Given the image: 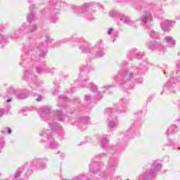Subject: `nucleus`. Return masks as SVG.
I'll return each instance as SVG.
<instances>
[{
  "label": "nucleus",
  "instance_id": "29",
  "mask_svg": "<svg viewBox=\"0 0 180 180\" xmlns=\"http://www.w3.org/2000/svg\"><path fill=\"white\" fill-rule=\"evenodd\" d=\"M149 35L151 39H160V33L154 31V30H150L149 31Z\"/></svg>",
  "mask_w": 180,
  "mask_h": 180
},
{
  "label": "nucleus",
  "instance_id": "59",
  "mask_svg": "<svg viewBox=\"0 0 180 180\" xmlns=\"http://www.w3.org/2000/svg\"><path fill=\"white\" fill-rule=\"evenodd\" d=\"M28 2H29V4H31L32 1H30V0H28Z\"/></svg>",
  "mask_w": 180,
  "mask_h": 180
},
{
  "label": "nucleus",
  "instance_id": "58",
  "mask_svg": "<svg viewBox=\"0 0 180 180\" xmlns=\"http://www.w3.org/2000/svg\"><path fill=\"white\" fill-rule=\"evenodd\" d=\"M98 176H100V178H103V176H102L101 174H98Z\"/></svg>",
  "mask_w": 180,
  "mask_h": 180
},
{
  "label": "nucleus",
  "instance_id": "24",
  "mask_svg": "<svg viewBox=\"0 0 180 180\" xmlns=\"http://www.w3.org/2000/svg\"><path fill=\"white\" fill-rule=\"evenodd\" d=\"M108 34L112 35L111 36V40L112 43H115V37H116V36H117V34H119V31L117 30H115L112 27H110L108 28V31H107Z\"/></svg>",
  "mask_w": 180,
  "mask_h": 180
},
{
  "label": "nucleus",
  "instance_id": "10",
  "mask_svg": "<svg viewBox=\"0 0 180 180\" xmlns=\"http://www.w3.org/2000/svg\"><path fill=\"white\" fill-rule=\"evenodd\" d=\"M178 72L170 73V80L166 82L163 86V92L165 94H176V83L180 82L179 77H176Z\"/></svg>",
  "mask_w": 180,
  "mask_h": 180
},
{
  "label": "nucleus",
  "instance_id": "2",
  "mask_svg": "<svg viewBox=\"0 0 180 180\" xmlns=\"http://www.w3.org/2000/svg\"><path fill=\"white\" fill-rule=\"evenodd\" d=\"M150 65H151V63H149L148 60H145L139 65H132L128 70L124 69L123 70L120 82L124 92H127L129 89H133L132 79H134L136 84H143V77L140 75H143Z\"/></svg>",
  "mask_w": 180,
  "mask_h": 180
},
{
  "label": "nucleus",
  "instance_id": "55",
  "mask_svg": "<svg viewBox=\"0 0 180 180\" xmlns=\"http://www.w3.org/2000/svg\"><path fill=\"white\" fill-rule=\"evenodd\" d=\"M127 64V62L124 61L122 63V65H126Z\"/></svg>",
  "mask_w": 180,
  "mask_h": 180
},
{
  "label": "nucleus",
  "instance_id": "26",
  "mask_svg": "<svg viewBox=\"0 0 180 180\" xmlns=\"http://www.w3.org/2000/svg\"><path fill=\"white\" fill-rule=\"evenodd\" d=\"M110 18H113L114 19H115V20H117V19L120 20V18H122L120 12L116 10H112L111 11H110Z\"/></svg>",
  "mask_w": 180,
  "mask_h": 180
},
{
  "label": "nucleus",
  "instance_id": "45",
  "mask_svg": "<svg viewBox=\"0 0 180 180\" xmlns=\"http://www.w3.org/2000/svg\"><path fill=\"white\" fill-rule=\"evenodd\" d=\"M5 113V110L0 108V116H2Z\"/></svg>",
  "mask_w": 180,
  "mask_h": 180
},
{
  "label": "nucleus",
  "instance_id": "21",
  "mask_svg": "<svg viewBox=\"0 0 180 180\" xmlns=\"http://www.w3.org/2000/svg\"><path fill=\"white\" fill-rule=\"evenodd\" d=\"M179 131V127L176 124H172L166 131V134L169 136V134H176Z\"/></svg>",
  "mask_w": 180,
  "mask_h": 180
},
{
  "label": "nucleus",
  "instance_id": "61",
  "mask_svg": "<svg viewBox=\"0 0 180 180\" xmlns=\"http://www.w3.org/2000/svg\"><path fill=\"white\" fill-rule=\"evenodd\" d=\"M30 9H32V6H30Z\"/></svg>",
  "mask_w": 180,
  "mask_h": 180
},
{
  "label": "nucleus",
  "instance_id": "34",
  "mask_svg": "<svg viewBox=\"0 0 180 180\" xmlns=\"http://www.w3.org/2000/svg\"><path fill=\"white\" fill-rule=\"evenodd\" d=\"M8 43L6 35H0V44H7Z\"/></svg>",
  "mask_w": 180,
  "mask_h": 180
},
{
  "label": "nucleus",
  "instance_id": "50",
  "mask_svg": "<svg viewBox=\"0 0 180 180\" xmlns=\"http://www.w3.org/2000/svg\"><path fill=\"white\" fill-rule=\"evenodd\" d=\"M1 134H6V130L2 129V130L1 131Z\"/></svg>",
  "mask_w": 180,
  "mask_h": 180
},
{
  "label": "nucleus",
  "instance_id": "4",
  "mask_svg": "<svg viewBox=\"0 0 180 180\" xmlns=\"http://www.w3.org/2000/svg\"><path fill=\"white\" fill-rule=\"evenodd\" d=\"M140 124L134 122L125 132L122 137L123 142L120 141L117 146H112L110 149V154H113L112 157H119L122 154V151L127 147V140L129 139H134L137 136H140Z\"/></svg>",
  "mask_w": 180,
  "mask_h": 180
},
{
  "label": "nucleus",
  "instance_id": "57",
  "mask_svg": "<svg viewBox=\"0 0 180 180\" xmlns=\"http://www.w3.org/2000/svg\"><path fill=\"white\" fill-rule=\"evenodd\" d=\"M177 20H180V16L176 17Z\"/></svg>",
  "mask_w": 180,
  "mask_h": 180
},
{
  "label": "nucleus",
  "instance_id": "17",
  "mask_svg": "<svg viewBox=\"0 0 180 180\" xmlns=\"http://www.w3.org/2000/svg\"><path fill=\"white\" fill-rule=\"evenodd\" d=\"M120 104L121 105V107H118L117 105L114 109H112V110H115V112H117L118 110V113H124L126 110L125 106L129 104V100L122 98L120 100Z\"/></svg>",
  "mask_w": 180,
  "mask_h": 180
},
{
  "label": "nucleus",
  "instance_id": "13",
  "mask_svg": "<svg viewBox=\"0 0 180 180\" xmlns=\"http://www.w3.org/2000/svg\"><path fill=\"white\" fill-rule=\"evenodd\" d=\"M25 81H28L30 82V84H34L37 86H40L41 84H43V82L39 81L37 79V77H36V75L33 73V70L28 69L25 72Z\"/></svg>",
  "mask_w": 180,
  "mask_h": 180
},
{
  "label": "nucleus",
  "instance_id": "49",
  "mask_svg": "<svg viewBox=\"0 0 180 180\" xmlns=\"http://www.w3.org/2000/svg\"><path fill=\"white\" fill-rule=\"evenodd\" d=\"M173 150H180V147L174 146V147L173 148Z\"/></svg>",
  "mask_w": 180,
  "mask_h": 180
},
{
  "label": "nucleus",
  "instance_id": "23",
  "mask_svg": "<svg viewBox=\"0 0 180 180\" xmlns=\"http://www.w3.org/2000/svg\"><path fill=\"white\" fill-rule=\"evenodd\" d=\"M89 124V120L86 117H82L79 120V123L77 124V127H82L83 129H86V126Z\"/></svg>",
  "mask_w": 180,
  "mask_h": 180
},
{
  "label": "nucleus",
  "instance_id": "7",
  "mask_svg": "<svg viewBox=\"0 0 180 180\" xmlns=\"http://www.w3.org/2000/svg\"><path fill=\"white\" fill-rule=\"evenodd\" d=\"M60 1L57 0L49 1V7L46 8L44 12L46 15V19L56 23L58 20V13H60Z\"/></svg>",
  "mask_w": 180,
  "mask_h": 180
},
{
  "label": "nucleus",
  "instance_id": "5",
  "mask_svg": "<svg viewBox=\"0 0 180 180\" xmlns=\"http://www.w3.org/2000/svg\"><path fill=\"white\" fill-rule=\"evenodd\" d=\"M79 83L77 85L82 86V88H90V91H91V92H94V94H99V91H98V86L93 82H89V79L86 78V75H88L91 71H94V67L86 63L79 68Z\"/></svg>",
  "mask_w": 180,
  "mask_h": 180
},
{
  "label": "nucleus",
  "instance_id": "12",
  "mask_svg": "<svg viewBox=\"0 0 180 180\" xmlns=\"http://www.w3.org/2000/svg\"><path fill=\"white\" fill-rule=\"evenodd\" d=\"M93 8L94 9H103V6L102 4L98 3H92V4H85L82 6H76L74 7V10L75 13H77V15H81V13H85V12L88 11V8Z\"/></svg>",
  "mask_w": 180,
  "mask_h": 180
},
{
  "label": "nucleus",
  "instance_id": "28",
  "mask_svg": "<svg viewBox=\"0 0 180 180\" xmlns=\"http://www.w3.org/2000/svg\"><path fill=\"white\" fill-rule=\"evenodd\" d=\"M113 86H116V84H112L110 86H103L98 91V94H106V91H109V89H110V88H113Z\"/></svg>",
  "mask_w": 180,
  "mask_h": 180
},
{
  "label": "nucleus",
  "instance_id": "42",
  "mask_svg": "<svg viewBox=\"0 0 180 180\" xmlns=\"http://www.w3.org/2000/svg\"><path fill=\"white\" fill-rule=\"evenodd\" d=\"M6 130H7L8 134H12V129H11L9 127H6Z\"/></svg>",
  "mask_w": 180,
  "mask_h": 180
},
{
  "label": "nucleus",
  "instance_id": "8",
  "mask_svg": "<svg viewBox=\"0 0 180 180\" xmlns=\"http://www.w3.org/2000/svg\"><path fill=\"white\" fill-rule=\"evenodd\" d=\"M105 117H107V127L109 130H116L117 127H119V110H116L112 108H107L104 112Z\"/></svg>",
  "mask_w": 180,
  "mask_h": 180
},
{
  "label": "nucleus",
  "instance_id": "22",
  "mask_svg": "<svg viewBox=\"0 0 180 180\" xmlns=\"http://www.w3.org/2000/svg\"><path fill=\"white\" fill-rule=\"evenodd\" d=\"M53 116L56 119H57L59 122H63L65 117H64V113L61 110H55L53 111Z\"/></svg>",
  "mask_w": 180,
  "mask_h": 180
},
{
  "label": "nucleus",
  "instance_id": "63",
  "mask_svg": "<svg viewBox=\"0 0 180 180\" xmlns=\"http://www.w3.org/2000/svg\"><path fill=\"white\" fill-rule=\"evenodd\" d=\"M75 44H77V42H75Z\"/></svg>",
  "mask_w": 180,
  "mask_h": 180
},
{
  "label": "nucleus",
  "instance_id": "15",
  "mask_svg": "<svg viewBox=\"0 0 180 180\" xmlns=\"http://www.w3.org/2000/svg\"><path fill=\"white\" fill-rule=\"evenodd\" d=\"M148 47L150 50L152 51H158L160 52H164L165 50V46L161 44L160 41H152L148 44Z\"/></svg>",
  "mask_w": 180,
  "mask_h": 180
},
{
  "label": "nucleus",
  "instance_id": "41",
  "mask_svg": "<svg viewBox=\"0 0 180 180\" xmlns=\"http://www.w3.org/2000/svg\"><path fill=\"white\" fill-rule=\"evenodd\" d=\"M73 102L75 105H78V103H79L81 101H79V98H75Z\"/></svg>",
  "mask_w": 180,
  "mask_h": 180
},
{
  "label": "nucleus",
  "instance_id": "39",
  "mask_svg": "<svg viewBox=\"0 0 180 180\" xmlns=\"http://www.w3.org/2000/svg\"><path fill=\"white\" fill-rule=\"evenodd\" d=\"M20 174H22V172H20V171L17 172L15 174L14 178L13 179V180H18V178H19V176H20Z\"/></svg>",
  "mask_w": 180,
  "mask_h": 180
},
{
  "label": "nucleus",
  "instance_id": "53",
  "mask_svg": "<svg viewBox=\"0 0 180 180\" xmlns=\"http://www.w3.org/2000/svg\"><path fill=\"white\" fill-rule=\"evenodd\" d=\"M72 180H81V177H75Z\"/></svg>",
  "mask_w": 180,
  "mask_h": 180
},
{
  "label": "nucleus",
  "instance_id": "25",
  "mask_svg": "<svg viewBox=\"0 0 180 180\" xmlns=\"http://www.w3.org/2000/svg\"><path fill=\"white\" fill-rule=\"evenodd\" d=\"M165 41L169 47H174V46L176 44V42L174 40V38L172 37H165Z\"/></svg>",
  "mask_w": 180,
  "mask_h": 180
},
{
  "label": "nucleus",
  "instance_id": "30",
  "mask_svg": "<svg viewBox=\"0 0 180 180\" xmlns=\"http://www.w3.org/2000/svg\"><path fill=\"white\" fill-rule=\"evenodd\" d=\"M108 143H109V140H108V138L103 137L101 141V145L102 148H105L108 146Z\"/></svg>",
  "mask_w": 180,
  "mask_h": 180
},
{
  "label": "nucleus",
  "instance_id": "46",
  "mask_svg": "<svg viewBox=\"0 0 180 180\" xmlns=\"http://www.w3.org/2000/svg\"><path fill=\"white\" fill-rule=\"evenodd\" d=\"M115 165H116V163H115V162H112L111 164H110V169H112V168L115 167Z\"/></svg>",
  "mask_w": 180,
  "mask_h": 180
},
{
  "label": "nucleus",
  "instance_id": "9",
  "mask_svg": "<svg viewBox=\"0 0 180 180\" xmlns=\"http://www.w3.org/2000/svg\"><path fill=\"white\" fill-rule=\"evenodd\" d=\"M161 168H162V165L158 162V160H155L150 165V169L140 175L139 180H151L155 178L157 172L160 171Z\"/></svg>",
  "mask_w": 180,
  "mask_h": 180
},
{
  "label": "nucleus",
  "instance_id": "47",
  "mask_svg": "<svg viewBox=\"0 0 180 180\" xmlns=\"http://www.w3.org/2000/svg\"><path fill=\"white\" fill-rule=\"evenodd\" d=\"M4 29H5V27L4 26V25H0V33L1 32H2V30H4Z\"/></svg>",
  "mask_w": 180,
  "mask_h": 180
},
{
  "label": "nucleus",
  "instance_id": "32",
  "mask_svg": "<svg viewBox=\"0 0 180 180\" xmlns=\"http://www.w3.org/2000/svg\"><path fill=\"white\" fill-rule=\"evenodd\" d=\"M89 168H90V172H92L93 174H98V172H99L100 171V169H98L96 166L94 165L93 164L90 165Z\"/></svg>",
  "mask_w": 180,
  "mask_h": 180
},
{
  "label": "nucleus",
  "instance_id": "19",
  "mask_svg": "<svg viewBox=\"0 0 180 180\" xmlns=\"http://www.w3.org/2000/svg\"><path fill=\"white\" fill-rule=\"evenodd\" d=\"M50 113H51V107L49 105H45L41 108V117L46 120V118L50 116Z\"/></svg>",
  "mask_w": 180,
  "mask_h": 180
},
{
  "label": "nucleus",
  "instance_id": "62",
  "mask_svg": "<svg viewBox=\"0 0 180 180\" xmlns=\"http://www.w3.org/2000/svg\"><path fill=\"white\" fill-rule=\"evenodd\" d=\"M165 74H167V72H165Z\"/></svg>",
  "mask_w": 180,
  "mask_h": 180
},
{
  "label": "nucleus",
  "instance_id": "14",
  "mask_svg": "<svg viewBox=\"0 0 180 180\" xmlns=\"http://www.w3.org/2000/svg\"><path fill=\"white\" fill-rule=\"evenodd\" d=\"M141 22L145 29H147L148 30L151 29V24L150 23L153 22V15H151L150 11H146L141 16Z\"/></svg>",
  "mask_w": 180,
  "mask_h": 180
},
{
  "label": "nucleus",
  "instance_id": "48",
  "mask_svg": "<svg viewBox=\"0 0 180 180\" xmlns=\"http://www.w3.org/2000/svg\"><path fill=\"white\" fill-rule=\"evenodd\" d=\"M176 68H177V70H180V63H176Z\"/></svg>",
  "mask_w": 180,
  "mask_h": 180
},
{
  "label": "nucleus",
  "instance_id": "6",
  "mask_svg": "<svg viewBox=\"0 0 180 180\" xmlns=\"http://www.w3.org/2000/svg\"><path fill=\"white\" fill-rule=\"evenodd\" d=\"M79 50L84 54H88L89 58H95V57H103L105 51L103 48H99L98 46H91L89 43L83 41L79 43Z\"/></svg>",
  "mask_w": 180,
  "mask_h": 180
},
{
  "label": "nucleus",
  "instance_id": "43",
  "mask_svg": "<svg viewBox=\"0 0 180 180\" xmlns=\"http://www.w3.org/2000/svg\"><path fill=\"white\" fill-rule=\"evenodd\" d=\"M42 99H43V97L39 96L36 98V101H37V102H41Z\"/></svg>",
  "mask_w": 180,
  "mask_h": 180
},
{
  "label": "nucleus",
  "instance_id": "51",
  "mask_svg": "<svg viewBox=\"0 0 180 180\" xmlns=\"http://www.w3.org/2000/svg\"><path fill=\"white\" fill-rule=\"evenodd\" d=\"M12 101V98H9L8 99L6 100V103H9V102Z\"/></svg>",
  "mask_w": 180,
  "mask_h": 180
},
{
  "label": "nucleus",
  "instance_id": "35",
  "mask_svg": "<svg viewBox=\"0 0 180 180\" xmlns=\"http://www.w3.org/2000/svg\"><path fill=\"white\" fill-rule=\"evenodd\" d=\"M84 101L86 103L91 104L92 103V101H94V96L86 95L84 96Z\"/></svg>",
  "mask_w": 180,
  "mask_h": 180
},
{
  "label": "nucleus",
  "instance_id": "20",
  "mask_svg": "<svg viewBox=\"0 0 180 180\" xmlns=\"http://www.w3.org/2000/svg\"><path fill=\"white\" fill-rule=\"evenodd\" d=\"M59 103L58 106L60 108V109H65L67 108V105L65 103V101H68V97L67 96L62 94L58 96Z\"/></svg>",
  "mask_w": 180,
  "mask_h": 180
},
{
  "label": "nucleus",
  "instance_id": "27",
  "mask_svg": "<svg viewBox=\"0 0 180 180\" xmlns=\"http://www.w3.org/2000/svg\"><path fill=\"white\" fill-rule=\"evenodd\" d=\"M120 20H122L124 23L126 25H129V26H133L134 25V22L130 19L129 17H126L125 15H122L120 17Z\"/></svg>",
  "mask_w": 180,
  "mask_h": 180
},
{
  "label": "nucleus",
  "instance_id": "56",
  "mask_svg": "<svg viewBox=\"0 0 180 180\" xmlns=\"http://www.w3.org/2000/svg\"><path fill=\"white\" fill-rule=\"evenodd\" d=\"M87 108H88L89 109H91V108H92V106H91V104H89V105H87Z\"/></svg>",
  "mask_w": 180,
  "mask_h": 180
},
{
  "label": "nucleus",
  "instance_id": "18",
  "mask_svg": "<svg viewBox=\"0 0 180 180\" xmlns=\"http://www.w3.org/2000/svg\"><path fill=\"white\" fill-rule=\"evenodd\" d=\"M175 21H169L168 20H165L160 23V27L163 32H169V30H171L170 29L172 25H175Z\"/></svg>",
  "mask_w": 180,
  "mask_h": 180
},
{
  "label": "nucleus",
  "instance_id": "60",
  "mask_svg": "<svg viewBox=\"0 0 180 180\" xmlns=\"http://www.w3.org/2000/svg\"><path fill=\"white\" fill-rule=\"evenodd\" d=\"M57 154H60V151H58V152H57Z\"/></svg>",
  "mask_w": 180,
  "mask_h": 180
},
{
  "label": "nucleus",
  "instance_id": "52",
  "mask_svg": "<svg viewBox=\"0 0 180 180\" xmlns=\"http://www.w3.org/2000/svg\"><path fill=\"white\" fill-rule=\"evenodd\" d=\"M85 143H88V137L86 138V141L82 142V144H85Z\"/></svg>",
  "mask_w": 180,
  "mask_h": 180
},
{
  "label": "nucleus",
  "instance_id": "1",
  "mask_svg": "<svg viewBox=\"0 0 180 180\" xmlns=\"http://www.w3.org/2000/svg\"><path fill=\"white\" fill-rule=\"evenodd\" d=\"M54 39L47 36L45 39L44 43H40L36 46L34 44L29 46L28 47L24 46L22 53L21 54L20 60L19 64L21 67H25L27 64V61H37V60H41V64H39L36 66L35 69L37 74H43V72H51L54 68L51 66H46L44 63V56L47 53V46H54ZM40 58L41 59H40Z\"/></svg>",
  "mask_w": 180,
  "mask_h": 180
},
{
  "label": "nucleus",
  "instance_id": "11",
  "mask_svg": "<svg viewBox=\"0 0 180 180\" xmlns=\"http://www.w3.org/2000/svg\"><path fill=\"white\" fill-rule=\"evenodd\" d=\"M36 30H37V26L36 25H27V24H24L20 29L14 31L13 34L11 37V39H18L22 33H33Z\"/></svg>",
  "mask_w": 180,
  "mask_h": 180
},
{
  "label": "nucleus",
  "instance_id": "44",
  "mask_svg": "<svg viewBox=\"0 0 180 180\" xmlns=\"http://www.w3.org/2000/svg\"><path fill=\"white\" fill-rule=\"evenodd\" d=\"M68 41H72V39L70 38H65L64 39V43H68Z\"/></svg>",
  "mask_w": 180,
  "mask_h": 180
},
{
  "label": "nucleus",
  "instance_id": "40",
  "mask_svg": "<svg viewBox=\"0 0 180 180\" xmlns=\"http://www.w3.org/2000/svg\"><path fill=\"white\" fill-rule=\"evenodd\" d=\"M53 94H58V86H55L53 89L52 90Z\"/></svg>",
  "mask_w": 180,
  "mask_h": 180
},
{
  "label": "nucleus",
  "instance_id": "54",
  "mask_svg": "<svg viewBox=\"0 0 180 180\" xmlns=\"http://www.w3.org/2000/svg\"><path fill=\"white\" fill-rule=\"evenodd\" d=\"M119 75H120V73L118 74V76L114 77L115 81H116L117 79H118Z\"/></svg>",
  "mask_w": 180,
  "mask_h": 180
},
{
  "label": "nucleus",
  "instance_id": "33",
  "mask_svg": "<svg viewBox=\"0 0 180 180\" xmlns=\"http://www.w3.org/2000/svg\"><path fill=\"white\" fill-rule=\"evenodd\" d=\"M84 13H86L85 18L87 20H90V21L95 20V17L94 16V15H92V13L86 11L84 12Z\"/></svg>",
  "mask_w": 180,
  "mask_h": 180
},
{
  "label": "nucleus",
  "instance_id": "38",
  "mask_svg": "<svg viewBox=\"0 0 180 180\" xmlns=\"http://www.w3.org/2000/svg\"><path fill=\"white\" fill-rule=\"evenodd\" d=\"M34 18V15H33V13H30V15H28L27 16V22H32V20H33Z\"/></svg>",
  "mask_w": 180,
  "mask_h": 180
},
{
  "label": "nucleus",
  "instance_id": "3",
  "mask_svg": "<svg viewBox=\"0 0 180 180\" xmlns=\"http://www.w3.org/2000/svg\"><path fill=\"white\" fill-rule=\"evenodd\" d=\"M48 124L49 129H44L41 131L39 136H41V142L44 144L46 148L54 150L60 147V144L54 140V136L59 134L62 139V137H64V130H63L61 126L54 122H48Z\"/></svg>",
  "mask_w": 180,
  "mask_h": 180
},
{
  "label": "nucleus",
  "instance_id": "37",
  "mask_svg": "<svg viewBox=\"0 0 180 180\" xmlns=\"http://www.w3.org/2000/svg\"><path fill=\"white\" fill-rule=\"evenodd\" d=\"M98 158H105L106 157L111 158L112 156L110 154H106V153H100L98 155Z\"/></svg>",
  "mask_w": 180,
  "mask_h": 180
},
{
  "label": "nucleus",
  "instance_id": "31",
  "mask_svg": "<svg viewBox=\"0 0 180 180\" xmlns=\"http://www.w3.org/2000/svg\"><path fill=\"white\" fill-rule=\"evenodd\" d=\"M15 89L13 87H10L7 90V94L4 96V98H9L11 95H15Z\"/></svg>",
  "mask_w": 180,
  "mask_h": 180
},
{
  "label": "nucleus",
  "instance_id": "36",
  "mask_svg": "<svg viewBox=\"0 0 180 180\" xmlns=\"http://www.w3.org/2000/svg\"><path fill=\"white\" fill-rule=\"evenodd\" d=\"M28 96H29V94L25 92H22L17 95V98L18 99H26V98H27Z\"/></svg>",
  "mask_w": 180,
  "mask_h": 180
},
{
  "label": "nucleus",
  "instance_id": "16",
  "mask_svg": "<svg viewBox=\"0 0 180 180\" xmlns=\"http://www.w3.org/2000/svg\"><path fill=\"white\" fill-rule=\"evenodd\" d=\"M128 57L129 58H136L137 60H141L144 57V53L139 52L137 49H132L128 51Z\"/></svg>",
  "mask_w": 180,
  "mask_h": 180
}]
</instances>
